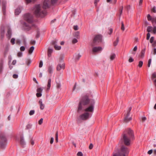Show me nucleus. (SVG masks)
<instances>
[{
  "label": "nucleus",
  "mask_w": 156,
  "mask_h": 156,
  "mask_svg": "<svg viewBox=\"0 0 156 156\" xmlns=\"http://www.w3.org/2000/svg\"><path fill=\"white\" fill-rule=\"evenodd\" d=\"M90 96L88 94L83 96L78 104L77 112L80 113L82 111L86 112L80 115L76 119L77 122L79 123L81 120H86L91 116V114L89 112H93L94 111L95 101L94 99H89Z\"/></svg>",
  "instance_id": "nucleus-1"
},
{
  "label": "nucleus",
  "mask_w": 156,
  "mask_h": 156,
  "mask_svg": "<svg viewBox=\"0 0 156 156\" xmlns=\"http://www.w3.org/2000/svg\"><path fill=\"white\" fill-rule=\"evenodd\" d=\"M134 139V136L133 130L129 128L125 129L122 134L120 142L123 143L126 146L130 145V141Z\"/></svg>",
  "instance_id": "nucleus-2"
},
{
  "label": "nucleus",
  "mask_w": 156,
  "mask_h": 156,
  "mask_svg": "<svg viewBox=\"0 0 156 156\" xmlns=\"http://www.w3.org/2000/svg\"><path fill=\"white\" fill-rule=\"evenodd\" d=\"M121 144L120 146V150H119L118 153H113V156H126L129 153V150L128 148L125 146L123 143L119 142Z\"/></svg>",
  "instance_id": "nucleus-3"
},
{
  "label": "nucleus",
  "mask_w": 156,
  "mask_h": 156,
  "mask_svg": "<svg viewBox=\"0 0 156 156\" xmlns=\"http://www.w3.org/2000/svg\"><path fill=\"white\" fill-rule=\"evenodd\" d=\"M34 14L37 16L43 17L46 15V12L44 10L41 11V6L38 4L35 6Z\"/></svg>",
  "instance_id": "nucleus-4"
},
{
  "label": "nucleus",
  "mask_w": 156,
  "mask_h": 156,
  "mask_svg": "<svg viewBox=\"0 0 156 156\" xmlns=\"http://www.w3.org/2000/svg\"><path fill=\"white\" fill-rule=\"evenodd\" d=\"M102 36L101 35L98 34L96 35L94 37L93 41L91 44V45L92 47L97 45L99 43L102 42Z\"/></svg>",
  "instance_id": "nucleus-5"
},
{
  "label": "nucleus",
  "mask_w": 156,
  "mask_h": 156,
  "mask_svg": "<svg viewBox=\"0 0 156 156\" xmlns=\"http://www.w3.org/2000/svg\"><path fill=\"white\" fill-rule=\"evenodd\" d=\"M57 0H45L43 4L42 8L44 9L49 8L51 5H54Z\"/></svg>",
  "instance_id": "nucleus-6"
},
{
  "label": "nucleus",
  "mask_w": 156,
  "mask_h": 156,
  "mask_svg": "<svg viewBox=\"0 0 156 156\" xmlns=\"http://www.w3.org/2000/svg\"><path fill=\"white\" fill-rule=\"evenodd\" d=\"M0 148H4L5 147L7 139L4 134H1L0 135Z\"/></svg>",
  "instance_id": "nucleus-7"
},
{
  "label": "nucleus",
  "mask_w": 156,
  "mask_h": 156,
  "mask_svg": "<svg viewBox=\"0 0 156 156\" xmlns=\"http://www.w3.org/2000/svg\"><path fill=\"white\" fill-rule=\"evenodd\" d=\"M23 19L24 20L29 23H31L33 22V17L31 14L29 13L24 15Z\"/></svg>",
  "instance_id": "nucleus-8"
},
{
  "label": "nucleus",
  "mask_w": 156,
  "mask_h": 156,
  "mask_svg": "<svg viewBox=\"0 0 156 156\" xmlns=\"http://www.w3.org/2000/svg\"><path fill=\"white\" fill-rule=\"evenodd\" d=\"M132 109V107H130L129 108L124 118L123 121L124 122L127 123L129 122V121L131 120L132 119V118L131 117H129V116L130 115V112Z\"/></svg>",
  "instance_id": "nucleus-9"
},
{
  "label": "nucleus",
  "mask_w": 156,
  "mask_h": 156,
  "mask_svg": "<svg viewBox=\"0 0 156 156\" xmlns=\"http://www.w3.org/2000/svg\"><path fill=\"white\" fill-rule=\"evenodd\" d=\"M20 143L21 145L24 147L26 145V143L24 141V138L23 135L20 136Z\"/></svg>",
  "instance_id": "nucleus-10"
},
{
  "label": "nucleus",
  "mask_w": 156,
  "mask_h": 156,
  "mask_svg": "<svg viewBox=\"0 0 156 156\" xmlns=\"http://www.w3.org/2000/svg\"><path fill=\"white\" fill-rule=\"evenodd\" d=\"M102 48L101 47H94L92 49V51L93 53L97 52L99 51H102Z\"/></svg>",
  "instance_id": "nucleus-11"
},
{
  "label": "nucleus",
  "mask_w": 156,
  "mask_h": 156,
  "mask_svg": "<svg viewBox=\"0 0 156 156\" xmlns=\"http://www.w3.org/2000/svg\"><path fill=\"white\" fill-rule=\"evenodd\" d=\"M23 7L21 6H18L17 8L15 10V15H18L21 12V9Z\"/></svg>",
  "instance_id": "nucleus-12"
},
{
  "label": "nucleus",
  "mask_w": 156,
  "mask_h": 156,
  "mask_svg": "<svg viewBox=\"0 0 156 156\" xmlns=\"http://www.w3.org/2000/svg\"><path fill=\"white\" fill-rule=\"evenodd\" d=\"M6 3L5 2L3 1L2 2V11L3 15L5 16L6 15Z\"/></svg>",
  "instance_id": "nucleus-13"
},
{
  "label": "nucleus",
  "mask_w": 156,
  "mask_h": 156,
  "mask_svg": "<svg viewBox=\"0 0 156 156\" xmlns=\"http://www.w3.org/2000/svg\"><path fill=\"white\" fill-rule=\"evenodd\" d=\"M65 67V64H58L57 65L56 69L57 71H59L61 69H64Z\"/></svg>",
  "instance_id": "nucleus-14"
},
{
  "label": "nucleus",
  "mask_w": 156,
  "mask_h": 156,
  "mask_svg": "<svg viewBox=\"0 0 156 156\" xmlns=\"http://www.w3.org/2000/svg\"><path fill=\"white\" fill-rule=\"evenodd\" d=\"M21 23L24 27H28V30H30L31 29V27L30 26L28 23H26L25 22H23Z\"/></svg>",
  "instance_id": "nucleus-15"
},
{
  "label": "nucleus",
  "mask_w": 156,
  "mask_h": 156,
  "mask_svg": "<svg viewBox=\"0 0 156 156\" xmlns=\"http://www.w3.org/2000/svg\"><path fill=\"white\" fill-rule=\"evenodd\" d=\"M39 103L40 104V108L41 109H44V105L43 104L42 102V100L41 99H40L39 100Z\"/></svg>",
  "instance_id": "nucleus-16"
},
{
  "label": "nucleus",
  "mask_w": 156,
  "mask_h": 156,
  "mask_svg": "<svg viewBox=\"0 0 156 156\" xmlns=\"http://www.w3.org/2000/svg\"><path fill=\"white\" fill-rule=\"evenodd\" d=\"M3 62L1 61L0 62V73H1L3 72Z\"/></svg>",
  "instance_id": "nucleus-17"
},
{
  "label": "nucleus",
  "mask_w": 156,
  "mask_h": 156,
  "mask_svg": "<svg viewBox=\"0 0 156 156\" xmlns=\"http://www.w3.org/2000/svg\"><path fill=\"white\" fill-rule=\"evenodd\" d=\"M6 35L9 38H11L12 35V31L10 29H8Z\"/></svg>",
  "instance_id": "nucleus-18"
},
{
  "label": "nucleus",
  "mask_w": 156,
  "mask_h": 156,
  "mask_svg": "<svg viewBox=\"0 0 156 156\" xmlns=\"http://www.w3.org/2000/svg\"><path fill=\"white\" fill-rule=\"evenodd\" d=\"M53 67L52 65H50L48 67V73L50 74H51L53 73Z\"/></svg>",
  "instance_id": "nucleus-19"
},
{
  "label": "nucleus",
  "mask_w": 156,
  "mask_h": 156,
  "mask_svg": "<svg viewBox=\"0 0 156 156\" xmlns=\"http://www.w3.org/2000/svg\"><path fill=\"white\" fill-rule=\"evenodd\" d=\"M146 50V48H145L144 49L142 50L141 52V55L140 56L141 58H144V54L145 53V51Z\"/></svg>",
  "instance_id": "nucleus-20"
},
{
  "label": "nucleus",
  "mask_w": 156,
  "mask_h": 156,
  "mask_svg": "<svg viewBox=\"0 0 156 156\" xmlns=\"http://www.w3.org/2000/svg\"><path fill=\"white\" fill-rule=\"evenodd\" d=\"M51 79H48V84H47V90H49L50 89V88L51 87Z\"/></svg>",
  "instance_id": "nucleus-21"
},
{
  "label": "nucleus",
  "mask_w": 156,
  "mask_h": 156,
  "mask_svg": "<svg viewBox=\"0 0 156 156\" xmlns=\"http://www.w3.org/2000/svg\"><path fill=\"white\" fill-rule=\"evenodd\" d=\"M53 51V49L51 48H49L48 52V57H50L51 55V54L52 53Z\"/></svg>",
  "instance_id": "nucleus-22"
},
{
  "label": "nucleus",
  "mask_w": 156,
  "mask_h": 156,
  "mask_svg": "<svg viewBox=\"0 0 156 156\" xmlns=\"http://www.w3.org/2000/svg\"><path fill=\"white\" fill-rule=\"evenodd\" d=\"M81 55L79 54L75 55V59L76 61L78 60L81 57Z\"/></svg>",
  "instance_id": "nucleus-23"
},
{
  "label": "nucleus",
  "mask_w": 156,
  "mask_h": 156,
  "mask_svg": "<svg viewBox=\"0 0 156 156\" xmlns=\"http://www.w3.org/2000/svg\"><path fill=\"white\" fill-rule=\"evenodd\" d=\"M147 18L148 21H151L152 23H153V18H152L149 14L147 15Z\"/></svg>",
  "instance_id": "nucleus-24"
},
{
  "label": "nucleus",
  "mask_w": 156,
  "mask_h": 156,
  "mask_svg": "<svg viewBox=\"0 0 156 156\" xmlns=\"http://www.w3.org/2000/svg\"><path fill=\"white\" fill-rule=\"evenodd\" d=\"M153 27L152 26H148L147 27V31L148 33L150 32L152 30Z\"/></svg>",
  "instance_id": "nucleus-25"
},
{
  "label": "nucleus",
  "mask_w": 156,
  "mask_h": 156,
  "mask_svg": "<svg viewBox=\"0 0 156 156\" xmlns=\"http://www.w3.org/2000/svg\"><path fill=\"white\" fill-rule=\"evenodd\" d=\"M119 41V37H118L117 38L115 41L113 43L114 46H116L117 45Z\"/></svg>",
  "instance_id": "nucleus-26"
},
{
  "label": "nucleus",
  "mask_w": 156,
  "mask_h": 156,
  "mask_svg": "<svg viewBox=\"0 0 156 156\" xmlns=\"http://www.w3.org/2000/svg\"><path fill=\"white\" fill-rule=\"evenodd\" d=\"M34 49V46H31L29 50V53L30 54H31L32 53Z\"/></svg>",
  "instance_id": "nucleus-27"
},
{
  "label": "nucleus",
  "mask_w": 156,
  "mask_h": 156,
  "mask_svg": "<svg viewBox=\"0 0 156 156\" xmlns=\"http://www.w3.org/2000/svg\"><path fill=\"white\" fill-rule=\"evenodd\" d=\"M79 32L78 31L76 32L74 34V36L77 38H78L79 36Z\"/></svg>",
  "instance_id": "nucleus-28"
},
{
  "label": "nucleus",
  "mask_w": 156,
  "mask_h": 156,
  "mask_svg": "<svg viewBox=\"0 0 156 156\" xmlns=\"http://www.w3.org/2000/svg\"><path fill=\"white\" fill-rule=\"evenodd\" d=\"M115 54L114 53L112 54L110 56V58L111 60H112L115 58Z\"/></svg>",
  "instance_id": "nucleus-29"
},
{
  "label": "nucleus",
  "mask_w": 156,
  "mask_h": 156,
  "mask_svg": "<svg viewBox=\"0 0 156 156\" xmlns=\"http://www.w3.org/2000/svg\"><path fill=\"white\" fill-rule=\"evenodd\" d=\"M37 34L36 36V38H38L40 36V32L38 29H37Z\"/></svg>",
  "instance_id": "nucleus-30"
},
{
  "label": "nucleus",
  "mask_w": 156,
  "mask_h": 156,
  "mask_svg": "<svg viewBox=\"0 0 156 156\" xmlns=\"http://www.w3.org/2000/svg\"><path fill=\"white\" fill-rule=\"evenodd\" d=\"M54 47L55 48V49L57 50H60L61 48V46H57V45H55V46H54Z\"/></svg>",
  "instance_id": "nucleus-31"
},
{
  "label": "nucleus",
  "mask_w": 156,
  "mask_h": 156,
  "mask_svg": "<svg viewBox=\"0 0 156 156\" xmlns=\"http://www.w3.org/2000/svg\"><path fill=\"white\" fill-rule=\"evenodd\" d=\"M143 64V62L141 61H140L139 62L138 66L140 67L141 68L142 67Z\"/></svg>",
  "instance_id": "nucleus-32"
},
{
  "label": "nucleus",
  "mask_w": 156,
  "mask_h": 156,
  "mask_svg": "<svg viewBox=\"0 0 156 156\" xmlns=\"http://www.w3.org/2000/svg\"><path fill=\"white\" fill-rule=\"evenodd\" d=\"M58 141V131H57L55 133V142L57 143Z\"/></svg>",
  "instance_id": "nucleus-33"
},
{
  "label": "nucleus",
  "mask_w": 156,
  "mask_h": 156,
  "mask_svg": "<svg viewBox=\"0 0 156 156\" xmlns=\"http://www.w3.org/2000/svg\"><path fill=\"white\" fill-rule=\"evenodd\" d=\"M57 41L56 40L52 41H51V44L52 45H54V46H55V45H57Z\"/></svg>",
  "instance_id": "nucleus-34"
},
{
  "label": "nucleus",
  "mask_w": 156,
  "mask_h": 156,
  "mask_svg": "<svg viewBox=\"0 0 156 156\" xmlns=\"http://www.w3.org/2000/svg\"><path fill=\"white\" fill-rule=\"evenodd\" d=\"M43 90V89L41 87H39L37 89V92L41 93Z\"/></svg>",
  "instance_id": "nucleus-35"
},
{
  "label": "nucleus",
  "mask_w": 156,
  "mask_h": 156,
  "mask_svg": "<svg viewBox=\"0 0 156 156\" xmlns=\"http://www.w3.org/2000/svg\"><path fill=\"white\" fill-rule=\"evenodd\" d=\"M15 39L14 38H12L11 40V43L13 45L15 43Z\"/></svg>",
  "instance_id": "nucleus-36"
},
{
  "label": "nucleus",
  "mask_w": 156,
  "mask_h": 156,
  "mask_svg": "<svg viewBox=\"0 0 156 156\" xmlns=\"http://www.w3.org/2000/svg\"><path fill=\"white\" fill-rule=\"evenodd\" d=\"M31 61L30 59H27V60L26 62V63L27 64V65L28 66L30 65V64L31 63Z\"/></svg>",
  "instance_id": "nucleus-37"
},
{
  "label": "nucleus",
  "mask_w": 156,
  "mask_h": 156,
  "mask_svg": "<svg viewBox=\"0 0 156 156\" xmlns=\"http://www.w3.org/2000/svg\"><path fill=\"white\" fill-rule=\"evenodd\" d=\"M34 112L35 111L34 110H31L29 112V115H32L34 114Z\"/></svg>",
  "instance_id": "nucleus-38"
},
{
  "label": "nucleus",
  "mask_w": 156,
  "mask_h": 156,
  "mask_svg": "<svg viewBox=\"0 0 156 156\" xmlns=\"http://www.w3.org/2000/svg\"><path fill=\"white\" fill-rule=\"evenodd\" d=\"M154 37H151L150 38V43H152L154 41Z\"/></svg>",
  "instance_id": "nucleus-39"
},
{
  "label": "nucleus",
  "mask_w": 156,
  "mask_h": 156,
  "mask_svg": "<svg viewBox=\"0 0 156 156\" xmlns=\"http://www.w3.org/2000/svg\"><path fill=\"white\" fill-rule=\"evenodd\" d=\"M121 29L122 30L124 31L125 30V27L123 22H122V25L121 27Z\"/></svg>",
  "instance_id": "nucleus-40"
},
{
  "label": "nucleus",
  "mask_w": 156,
  "mask_h": 156,
  "mask_svg": "<svg viewBox=\"0 0 156 156\" xmlns=\"http://www.w3.org/2000/svg\"><path fill=\"white\" fill-rule=\"evenodd\" d=\"M151 59H149L148 61V65L147 66L148 67H150V65L151 63Z\"/></svg>",
  "instance_id": "nucleus-41"
},
{
  "label": "nucleus",
  "mask_w": 156,
  "mask_h": 156,
  "mask_svg": "<svg viewBox=\"0 0 156 156\" xmlns=\"http://www.w3.org/2000/svg\"><path fill=\"white\" fill-rule=\"evenodd\" d=\"M152 29L153 33L155 34L156 33V26H154Z\"/></svg>",
  "instance_id": "nucleus-42"
},
{
  "label": "nucleus",
  "mask_w": 156,
  "mask_h": 156,
  "mask_svg": "<svg viewBox=\"0 0 156 156\" xmlns=\"http://www.w3.org/2000/svg\"><path fill=\"white\" fill-rule=\"evenodd\" d=\"M77 156H83V154L81 152L79 151L77 153Z\"/></svg>",
  "instance_id": "nucleus-43"
},
{
  "label": "nucleus",
  "mask_w": 156,
  "mask_h": 156,
  "mask_svg": "<svg viewBox=\"0 0 156 156\" xmlns=\"http://www.w3.org/2000/svg\"><path fill=\"white\" fill-rule=\"evenodd\" d=\"M78 42L77 39L76 38H74L72 41V43L75 44Z\"/></svg>",
  "instance_id": "nucleus-44"
},
{
  "label": "nucleus",
  "mask_w": 156,
  "mask_h": 156,
  "mask_svg": "<svg viewBox=\"0 0 156 156\" xmlns=\"http://www.w3.org/2000/svg\"><path fill=\"white\" fill-rule=\"evenodd\" d=\"M144 25L145 27H147V25H149V23L147 21V20H145L144 21Z\"/></svg>",
  "instance_id": "nucleus-45"
},
{
  "label": "nucleus",
  "mask_w": 156,
  "mask_h": 156,
  "mask_svg": "<svg viewBox=\"0 0 156 156\" xmlns=\"http://www.w3.org/2000/svg\"><path fill=\"white\" fill-rule=\"evenodd\" d=\"M20 49L21 51H24L25 50V48L23 46H21L20 48Z\"/></svg>",
  "instance_id": "nucleus-46"
},
{
  "label": "nucleus",
  "mask_w": 156,
  "mask_h": 156,
  "mask_svg": "<svg viewBox=\"0 0 156 156\" xmlns=\"http://www.w3.org/2000/svg\"><path fill=\"white\" fill-rule=\"evenodd\" d=\"M123 8V6H122V8H121V9H120V14H119V19H120V16H121V15H122V13Z\"/></svg>",
  "instance_id": "nucleus-47"
},
{
  "label": "nucleus",
  "mask_w": 156,
  "mask_h": 156,
  "mask_svg": "<svg viewBox=\"0 0 156 156\" xmlns=\"http://www.w3.org/2000/svg\"><path fill=\"white\" fill-rule=\"evenodd\" d=\"M43 121V119L41 118V119L38 121V124L39 125H41L42 122Z\"/></svg>",
  "instance_id": "nucleus-48"
},
{
  "label": "nucleus",
  "mask_w": 156,
  "mask_h": 156,
  "mask_svg": "<svg viewBox=\"0 0 156 156\" xmlns=\"http://www.w3.org/2000/svg\"><path fill=\"white\" fill-rule=\"evenodd\" d=\"M41 95H42V94H41V93L37 92L36 94V96L37 97H40L41 96Z\"/></svg>",
  "instance_id": "nucleus-49"
},
{
  "label": "nucleus",
  "mask_w": 156,
  "mask_h": 156,
  "mask_svg": "<svg viewBox=\"0 0 156 156\" xmlns=\"http://www.w3.org/2000/svg\"><path fill=\"white\" fill-rule=\"evenodd\" d=\"M128 61L129 62H131L134 61V59L132 57H130L128 60Z\"/></svg>",
  "instance_id": "nucleus-50"
},
{
  "label": "nucleus",
  "mask_w": 156,
  "mask_h": 156,
  "mask_svg": "<svg viewBox=\"0 0 156 156\" xmlns=\"http://www.w3.org/2000/svg\"><path fill=\"white\" fill-rule=\"evenodd\" d=\"M150 37V34L149 33H148L147 34V39L148 40Z\"/></svg>",
  "instance_id": "nucleus-51"
},
{
  "label": "nucleus",
  "mask_w": 156,
  "mask_h": 156,
  "mask_svg": "<svg viewBox=\"0 0 156 156\" xmlns=\"http://www.w3.org/2000/svg\"><path fill=\"white\" fill-rule=\"evenodd\" d=\"M152 79L154 78H156V73H154L152 75Z\"/></svg>",
  "instance_id": "nucleus-52"
},
{
  "label": "nucleus",
  "mask_w": 156,
  "mask_h": 156,
  "mask_svg": "<svg viewBox=\"0 0 156 156\" xmlns=\"http://www.w3.org/2000/svg\"><path fill=\"white\" fill-rule=\"evenodd\" d=\"M73 29L75 30H77L78 29V26L77 25H74L73 26Z\"/></svg>",
  "instance_id": "nucleus-53"
},
{
  "label": "nucleus",
  "mask_w": 156,
  "mask_h": 156,
  "mask_svg": "<svg viewBox=\"0 0 156 156\" xmlns=\"http://www.w3.org/2000/svg\"><path fill=\"white\" fill-rule=\"evenodd\" d=\"M43 62L42 61H41L40 62L39 65V67L40 68L41 67L43 66Z\"/></svg>",
  "instance_id": "nucleus-54"
},
{
  "label": "nucleus",
  "mask_w": 156,
  "mask_h": 156,
  "mask_svg": "<svg viewBox=\"0 0 156 156\" xmlns=\"http://www.w3.org/2000/svg\"><path fill=\"white\" fill-rule=\"evenodd\" d=\"M16 44H20L21 43L20 40L19 39H17L16 41Z\"/></svg>",
  "instance_id": "nucleus-55"
},
{
  "label": "nucleus",
  "mask_w": 156,
  "mask_h": 156,
  "mask_svg": "<svg viewBox=\"0 0 156 156\" xmlns=\"http://www.w3.org/2000/svg\"><path fill=\"white\" fill-rule=\"evenodd\" d=\"M113 30L112 28H110L109 29V32L108 33L109 34H111Z\"/></svg>",
  "instance_id": "nucleus-56"
},
{
  "label": "nucleus",
  "mask_w": 156,
  "mask_h": 156,
  "mask_svg": "<svg viewBox=\"0 0 156 156\" xmlns=\"http://www.w3.org/2000/svg\"><path fill=\"white\" fill-rule=\"evenodd\" d=\"M152 11L154 13L156 12V7L155 6H154L152 9Z\"/></svg>",
  "instance_id": "nucleus-57"
},
{
  "label": "nucleus",
  "mask_w": 156,
  "mask_h": 156,
  "mask_svg": "<svg viewBox=\"0 0 156 156\" xmlns=\"http://www.w3.org/2000/svg\"><path fill=\"white\" fill-rule=\"evenodd\" d=\"M152 46L153 47L156 46V41H155L153 42L152 44Z\"/></svg>",
  "instance_id": "nucleus-58"
},
{
  "label": "nucleus",
  "mask_w": 156,
  "mask_h": 156,
  "mask_svg": "<svg viewBox=\"0 0 156 156\" xmlns=\"http://www.w3.org/2000/svg\"><path fill=\"white\" fill-rule=\"evenodd\" d=\"M12 76L14 78L16 79L18 77V75L16 74H14Z\"/></svg>",
  "instance_id": "nucleus-59"
},
{
  "label": "nucleus",
  "mask_w": 156,
  "mask_h": 156,
  "mask_svg": "<svg viewBox=\"0 0 156 156\" xmlns=\"http://www.w3.org/2000/svg\"><path fill=\"white\" fill-rule=\"evenodd\" d=\"M56 87L57 88H59L61 87L60 84L59 83H57Z\"/></svg>",
  "instance_id": "nucleus-60"
},
{
  "label": "nucleus",
  "mask_w": 156,
  "mask_h": 156,
  "mask_svg": "<svg viewBox=\"0 0 156 156\" xmlns=\"http://www.w3.org/2000/svg\"><path fill=\"white\" fill-rule=\"evenodd\" d=\"M17 55L19 57H21L22 56V53L21 52H19L17 54Z\"/></svg>",
  "instance_id": "nucleus-61"
},
{
  "label": "nucleus",
  "mask_w": 156,
  "mask_h": 156,
  "mask_svg": "<svg viewBox=\"0 0 156 156\" xmlns=\"http://www.w3.org/2000/svg\"><path fill=\"white\" fill-rule=\"evenodd\" d=\"M93 147V144H92L91 143L89 146V149H92Z\"/></svg>",
  "instance_id": "nucleus-62"
},
{
  "label": "nucleus",
  "mask_w": 156,
  "mask_h": 156,
  "mask_svg": "<svg viewBox=\"0 0 156 156\" xmlns=\"http://www.w3.org/2000/svg\"><path fill=\"white\" fill-rule=\"evenodd\" d=\"M142 121L143 122H144L146 120V118L145 117H142L141 118Z\"/></svg>",
  "instance_id": "nucleus-63"
},
{
  "label": "nucleus",
  "mask_w": 156,
  "mask_h": 156,
  "mask_svg": "<svg viewBox=\"0 0 156 156\" xmlns=\"http://www.w3.org/2000/svg\"><path fill=\"white\" fill-rule=\"evenodd\" d=\"M156 23V17H153V23Z\"/></svg>",
  "instance_id": "nucleus-64"
}]
</instances>
